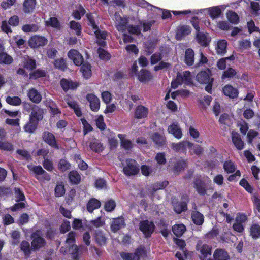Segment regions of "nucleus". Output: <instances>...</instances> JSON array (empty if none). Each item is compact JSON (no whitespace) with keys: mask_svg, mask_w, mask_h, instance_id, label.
Returning a JSON list of instances; mask_svg holds the SVG:
<instances>
[{"mask_svg":"<svg viewBox=\"0 0 260 260\" xmlns=\"http://www.w3.org/2000/svg\"><path fill=\"white\" fill-rule=\"evenodd\" d=\"M27 168L30 171L32 172L36 175V178L37 179H39L38 177V175L44 174L45 172L42 167L40 166H34L32 165H29L27 166Z\"/></svg>","mask_w":260,"mask_h":260,"instance_id":"nucleus-34","label":"nucleus"},{"mask_svg":"<svg viewBox=\"0 0 260 260\" xmlns=\"http://www.w3.org/2000/svg\"><path fill=\"white\" fill-rule=\"evenodd\" d=\"M99 56L100 59L103 60H109L110 58V55L103 49L100 48L98 49Z\"/></svg>","mask_w":260,"mask_h":260,"instance_id":"nucleus-61","label":"nucleus"},{"mask_svg":"<svg viewBox=\"0 0 260 260\" xmlns=\"http://www.w3.org/2000/svg\"><path fill=\"white\" fill-rule=\"evenodd\" d=\"M101 206V202L98 200L93 198L89 201L87 204V209L89 212H92L94 210L98 209Z\"/></svg>","mask_w":260,"mask_h":260,"instance_id":"nucleus-29","label":"nucleus"},{"mask_svg":"<svg viewBox=\"0 0 260 260\" xmlns=\"http://www.w3.org/2000/svg\"><path fill=\"white\" fill-rule=\"evenodd\" d=\"M81 72L82 73L83 77L86 79L90 78L92 74L91 70V66L88 63H84L80 69Z\"/></svg>","mask_w":260,"mask_h":260,"instance_id":"nucleus-35","label":"nucleus"},{"mask_svg":"<svg viewBox=\"0 0 260 260\" xmlns=\"http://www.w3.org/2000/svg\"><path fill=\"white\" fill-rule=\"evenodd\" d=\"M207 10L212 19L218 17L221 13V10L219 6L211 7Z\"/></svg>","mask_w":260,"mask_h":260,"instance_id":"nucleus-37","label":"nucleus"},{"mask_svg":"<svg viewBox=\"0 0 260 260\" xmlns=\"http://www.w3.org/2000/svg\"><path fill=\"white\" fill-rule=\"evenodd\" d=\"M70 27L71 29L74 30L76 32V34L79 36L81 34V26L80 24L75 21H71L70 22Z\"/></svg>","mask_w":260,"mask_h":260,"instance_id":"nucleus-49","label":"nucleus"},{"mask_svg":"<svg viewBox=\"0 0 260 260\" xmlns=\"http://www.w3.org/2000/svg\"><path fill=\"white\" fill-rule=\"evenodd\" d=\"M68 105L73 108L74 110L75 113L77 115V116L80 117L81 116V111L78 105V104L74 101H68Z\"/></svg>","mask_w":260,"mask_h":260,"instance_id":"nucleus-52","label":"nucleus"},{"mask_svg":"<svg viewBox=\"0 0 260 260\" xmlns=\"http://www.w3.org/2000/svg\"><path fill=\"white\" fill-rule=\"evenodd\" d=\"M21 249L24 252L25 255L30 253V245L27 241H24L21 244Z\"/></svg>","mask_w":260,"mask_h":260,"instance_id":"nucleus-64","label":"nucleus"},{"mask_svg":"<svg viewBox=\"0 0 260 260\" xmlns=\"http://www.w3.org/2000/svg\"><path fill=\"white\" fill-rule=\"evenodd\" d=\"M234 59V56L233 55H231L229 57L222 58L219 59L217 62V66L218 68L220 70H223L226 68V61L227 60H233Z\"/></svg>","mask_w":260,"mask_h":260,"instance_id":"nucleus-45","label":"nucleus"},{"mask_svg":"<svg viewBox=\"0 0 260 260\" xmlns=\"http://www.w3.org/2000/svg\"><path fill=\"white\" fill-rule=\"evenodd\" d=\"M227 42L225 40H221L217 42L216 47V52L218 54L223 55L226 51Z\"/></svg>","mask_w":260,"mask_h":260,"instance_id":"nucleus-30","label":"nucleus"},{"mask_svg":"<svg viewBox=\"0 0 260 260\" xmlns=\"http://www.w3.org/2000/svg\"><path fill=\"white\" fill-rule=\"evenodd\" d=\"M6 102L8 104L14 105V106H17L20 104L21 102V99L18 97V96H13V97H7L6 99Z\"/></svg>","mask_w":260,"mask_h":260,"instance_id":"nucleus-53","label":"nucleus"},{"mask_svg":"<svg viewBox=\"0 0 260 260\" xmlns=\"http://www.w3.org/2000/svg\"><path fill=\"white\" fill-rule=\"evenodd\" d=\"M122 164L123 166V172L125 175L131 176L138 173L139 169L135 160L128 159L126 160L125 164H123V162Z\"/></svg>","mask_w":260,"mask_h":260,"instance_id":"nucleus-3","label":"nucleus"},{"mask_svg":"<svg viewBox=\"0 0 260 260\" xmlns=\"http://www.w3.org/2000/svg\"><path fill=\"white\" fill-rule=\"evenodd\" d=\"M22 29L25 32H35L38 30V27L35 24H26L23 26Z\"/></svg>","mask_w":260,"mask_h":260,"instance_id":"nucleus-55","label":"nucleus"},{"mask_svg":"<svg viewBox=\"0 0 260 260\" xmlns=\"http://www.w3.org/2000/svg\"><path fill=\"white\" fill-rule=\"evenodd\" d=\"M213 256L215 260H228L229 258L228 253L222 249L215 250Z\"/></svg>","mask_w":260,"mask_h":260,"instance_id":"nucleus-28","label":"nucleus"},{"mask_svg":"<svg viewBox=\"0 0 260 260\" xmlns=\"http://www.w3.org/2000/svg\"><path fill=\"white\" fill-rule=\"evenodd\" d=\"M144 253V249L142 248H139L134 253H122L121 256L123 260H139L140 256Z\"/></svg>","mask_w":260,"mask_h":260,"instance_id":"nucleus-8","label":"nucleus"},{"mask_svg":"<svg viewBox=\"0 0 260 260\" xmlns=\"http://www.w3.org/2000/svg\"><path fill=\"white\" fill-rule=\"evenodd\" d=\"M223 168L226 172L231 173L235 171L236 168L234 164L231 161H226L224 162Z\"/></svg>","mask_w":260,"mask_h":260,"instance_id":"nucleus-50","label":"nucleus"},{"mask_svg":"<svg viewBox=\"0 0 260 260\" xmlns=\"http://www.w3.org/2000/svg\"><path fill=\"white\" fill-rule=\"evenodd\" d=\"M41 235V233L40 231H37L32 234V249L37 250L45 246L46 244L45 241Z\"/></svg>","mask_w":260,"mask_h":260,"instance_id":"nucleus-4","label":"nucleus"},{"mask_svg":"<svg viewBox=\"0 0 260 260\" xmlns=\"http://www.w3.org/2000/svg\"><path fill=\"white\" fill-rule=\"evenodd\" d=\"M38 122L29 118V121L24 126L25 131L30 133H33L37 128Z\"/></svg>","mask_w":260,"mask_h":260,"instance_id":"nucleus-40","label":"nucleus"},{"mask_svg":"<svg viewBox=\"0 0 260 260\" xmlns=\"http://www.w3.org/2000/svg\"><path fill=\"white\" fill-rule=\"evenodd\" d=\"M236 74L237 72L234 69L230 68L223 72L222 79L233 78L236 76Z\"/></svg>","mask_w":260,"mask_h":260,"instance_id":"nucleus-48","label":"nucleus"},{"mask_svg":"<svg viewBox=\"0 0 260 260\" xmlns=\"http://www.w3.org/2000/svg\"><path fill=\"white\" fill-rule=\"evenodd\" d=\"M193 222L197 225H201L204 222V216L200 212L194 211L191 214Z\"/></svg>","mask_w":260,"mask_h":260,"instance_id":"nucleus-32","label":"nucleus"},{"mask_svg":"<svg viewBox=\"0 0 260 260\" xmlns=\"http://www.w3.org/2000/svg\"><path fill=\"white\" fill-rule=\"evenodd\" d=\"M86 99L90 103V109L92 111H98L100 107L99 99L93 94H88L86 95Z\"/></svg>","mask_w":260,"mask_h":260,"instance_id":"nucleus-11","label":"nucleus"},{"mask_svg":"<svg viewBox=\"0 0 260 260\" xmlns=\"http://www.w3.org/2000/svg\"><path fill=\"white\" fill-rule=\"evenodd\" d=\"M124 226V221L122 218L113 219L111 223V230L113 232H116Z\"/></svg>","mask_w":260,"mask_h":260,"instance_id":"nucleus-18","label":"nucleus"},{"mask_svg":"<svg viewBox=\"0 0 260 260\" xmlns=\"http://www.w3.org/2000/svg\"><path fill=\"white\" fill-rule=\"evenodd\" d=\"M250 236L253 239L260 237V226L257 224H252L250 228Z\"/></svg>","mask_w":260,"mask_h":260,"instance_id":"nucleus-36","label":"nucleus"},{"mask_svg":"<svg viewBox=\"0 0 260 260\" xmlns=\"http://www.w3.org/2000/svg\"><path fill=\"white\" fill-rule=\"evenodd\" d=\"M43 114V110L38 106H35L32 109L30 118L38 122V121L42 119Z\"/></svg>","mask_w":260,"mask_h":260,"instance_id":"nucleus-20","label":"nucleus"},{"mask_svg":"<svg viewBox=\"0 0 260 260\" xmlns=\"http://www.w3.org/2000/svg\"><path fill=\"white\" fill-rule=\"evenodd\" d=\"M96 242L100 245H104L106 243V238L101 232H98L95 234Z\"/></svg>","mask_w":260,"mask_h":260,"instance_id":"nucleus-51","label":"nucleus"},{"mask_svg":"<svg viewBox=\"0 0 260 260\" xmlns=\"http://www.w3.org/2000/svg\"><path fill=\"white\" fill-rule=\"evenodd\" d=\"M226 17L229 21L233 24H237L239 22V17L238 15L232 11H229L226 13Z\"/></svg>","mask_w":260,"mask_h":260,"instance_id":"nucleus-44","label":"nucleus"},{"mask_svg":"<svg viewBox=\"0 0 260 260\" xmlns=\"http://www.w3.org/2000/svg\"><path fill=\"white\" fill-rule=\"evenodd\" d=\"M68 56L76 66L81 65L83 61L82 55L76 50H70L68 53Z\"/></svg>","mask_w":260,"mask_h":260,"instance_id":"nucleus-9","label":"nucleus"},{"mask_svg":"<svg viewBox=\"0 0 260 260\" xmlns=\"http://www.w3.org/2000/svg\"><path fill=\"white\" fill-rule=\"evenodd\" d=\"M195 186L199 193L201 194H204L205 193L206 189L204 185L201 181H196L195 182Z\"/></svg>","mask_w":260,"mask_h":260,"instance_id":"nucleus-63","label":"nucleus"},{"mask_svg":"<svg viewBox=\"0 0 260 260\" xmlns=\"http://www.w3.org/2000/svg\"><path fill=\"white\" fill-rule=\"evenodd\" d=\"M197 249L200 250V257L202 260H204L208 256L210 257L211 255V248L209 246L204 244L200 248L199 244L197 245Z\"/></svg>","mask_w":260,"mask_h":260,"instance_id":"nucleus-15","label":"nucleus"},{"mask_svg":"<svg viewBox=\"0 0 260 260\" xmlns=\"http://www.w3.org/2000/svg\"><path fill=\"white\" fill-rule=\"evenodd\" d=\"M224 94L231 98H235L238 96L237 90L230 85H225L223 88Z\"/></svg>","mask_w":260,"mask_h":260,"instance_id":"nucleus-24","label":"nucleus"},{"mask_svg":"<svg viewBox=\"0 0 260 260\" xmlns=\"http://www.w3.org/2000/svg\"><path fill=\"white\" fill-rule=\"evenodd\" d=\"M30 100L34 103H39L42 100L40 93L35 88L30 89L27 92Z\"/></svg>","mask_w":260,"mask_h":260,"instance_id":"nucleus-19","label":"nucleus"},{"mask_svg":"<svg viewBox=\"0 0 260 260\" xmlns=\"http://www.w3.org/2000/svg\"><path fill=\"white\" fill-rule=\"evenodd\" d=\"M85 10L81 6H79L77 9L74 10L72 13L73 17L76 19H80L81 16L85 13Z\"/></svg>","mask_w":260,"mask_h":260,"instance_id":"nucleus-46","label":"nucleus"},{"mask_svg":"<svg viewBox=\"0 0 260 260\" xmlns=\"http://www.w3.org/2000/svg\"><path fill=\"white\" fill-rule=\"evenodd\" d=\"M45 23L47 26H51L56 29H60L61 28L60 23L56 17H50L48 20L45 21Z\"/></svg>","mask_w":260,"mask_h":260,"instance_id":"nucleus-38","label":"nucleus"},{"mask_svg":"<svg viewBox=\"0 0 260 260\" xmlns=\"http://www.w3.org/2000/svg\"><path fill=\"white\" fill-rule=\"evenodd\" d=\"M115 25L117 29L119 31L124 30L126 27L127 23V19L125 17H122L119 12L115 13Z\"/></svg>","mask_w":260,"mask_h":260,"instance_id":"nucleus-10","label":"nucleus"},{"mask_svg":"<svg viewBox=\"0 0 260 260\" xmlns=\"http://www.w3.org/2000/svg\"><path fill=\"white\" fill-rule=\"evenodd\" d=\"M173 206L174 208V211L177 213H180L181 212L184 211L186 209V202H177L176 203H173Z\"/></svg>","mask_w":260,"mask_h":260,"instance_id":"nucleus-42","label":"nucleus"},{"mask_svg":"<svg viewBox=\"0 0 260 260\" xmlns=\"http://www.w3.org/2000/svg\"><path fill=\"white\" fill-rule=\"evenodd\" d=\"M47 43V40L44 37L37 35L32 36L28 41L29 46L33 48H37L43 46Z\"/></svg>","mask_w":260,"mask_h":260,"instance_id":"nucleus-6","label":"nucleus"},{"mask_svg":"<svg viewBox=\"0 0 260 260\" xmlns=\"http://www.w3.org/2000/svg\"><path fill=\"white\" fill-rule=\"evenodd\" d=\"M54 66L56 68L64 71L67 68L65 61L63 59L56 60L54 61Z\"/></svg>","mask_w":260,"mask_h":260,"instance_id":"nucleus-60","label":"nucleus"},{"mask_svg":"<svg viewBox=\"0 0 260 260\" xmlns=\"http://www.w3.org/2000/svg\"><path fill=\"white\" fill-rule=\"evenodd\" d=\"M196 39L199 43L201 45L206 46L210 41V39L207 34L204 31H200L196 33Z\"/></svg>","mask_w":260,"mask_h":260,"instance_id":"nucleus-17","label":"nucleus"},{"mask_svg":"<svg viewBox=\"0 0 260 260\" xmlns=\"http://www.w3.org/2000/svg\"><path fill=\"white\" fill-rule=\"evenodd\" d=\"M167 131L177 139H180L182 137V129L178 123L173 122L169 125Z\"/></svg>","mask_w":260,"mask_h":260,"instance_id":"nucleus-7","label":"nucleus"},{"mask_svg":"<svg viewBox=\"0 0 260 260\" xmlns=\"http://www.w3.org/2000/svg\"><path fill=\"white\" fill-rule=\"evenodd\" d=\"M87 18L88 20V24L90 25L94 30V34L98 39L97 43L101 46L106 44L105 40L106 38L107 33L105 31L100 30L95 24L93 16L91 14H87Z\"/></svg>","mask_w":260,"mask_h":260,"instance_id":"nucleus-1","label":"nucleus"},{"mask_svg":"<svg viewBox=\"0 0 260 260\" xmlns=\"http://www.w3.org/2000/svg\"><path fill=\"white\" fill-rule=\"evenodd\" d=\"M185 62L188 66L193 64L194 61V53L191 49H188L185 53Z\"/></svg>","mask_w":260,"mask_h":260,"instance_id":"nucleus-26","label":"nucleus"},{"mask_svg":"<svg viewBox=\"0 0 260 260\" xmlns=\"http://www.w3.org/2000/svg\"><path fill=\"white\" fill-rule=\"evenodd\" d=\"M118 137L120 139L121 146L126 149H129L132 147L131 142L125 138V135L123 134H119Z\"/></svg>","mask_w":260,"mask_h":260,"instance_id":"nucleus-43","label":"nucleus"},{"mask_svg":"<svg viewBox=\"0 0 260 260\" xmlns=\"http://www.w3.org/2000/svg\"><path fill=\"white\" fill-rule=\"evenodd\" d=\"M212 110L215 116H218L222 110V108L218 102L215 101L213 103Z\"/></svg>","mask_w":260,"mask_h":260,"instance_id":"nucleus-59","label":"nucleus"},{"mask_svg":"<svg viewBox=\"0 0 260 260\" xmlns=\"http://www.w3.org/2000/svg\"><path fill=\"white\" fill-rule=\"evenodd\" d=\"M193 143L188 141H182L178 143H173L171 144V148L176 151H185L186 146L191 147Z\"/></svg>","mask_w":260,"mask_h":260,"instance_id":"nucleus-13","label":"nucleus"},{"mask_svg":"<svg viewBox=\"0 0 260 260\" xmlns=\"http://www.w3.org/2000/svg\"><path fill=\"white\" fill-rule=\"evenodd\" d=\"M0 149L7 151H11L13 149V145L7 141H0Z\"/></svg>","mask_w":260,"mask_h":260,"instance_id":"nucleus-62","label":"nucleus"},{"mask_svg":"<svg viewBox=\"0 0 260 260\" xmlns=\"http://www.w3.org/2000/svg\"><path fill=\"white\" fill-rule=\"evenodd\" d=\"M148 113V110L147 108L142 105L139 106L135 110V117L137 119L144 118L147 117Z\"/></svg>","mask_w":260,"mask_h":260,"instance_id":"nucleus-21","label":"nucleus"},{"mask_svg":"<svg viewBox=\"0 0 260 260\" xmlns=\"http://www.w3.org/2000/svg\"><path fill=\"white\" fill-rule=\"evenodd\" d=\"M197 80L201 84H207L213 82V79L210 78V71H201L196 76Z\"/></svg>","mask_w":260,"mask_h":260,"instance_id":"nucleus-12","label":"nucleus"},{"mask_svg":"<svg viewBox=\"0 0 260 260\" xmlns=\"http://www.w3.org/2000/svg\"><path fill=\"white\" fill-rule=\"evenodd\" d=\"M168 185V182L164 181L162 182L157 183L154 184L153 186L149 187L148 189V194L153 195V193L159 189H164Z\"/></svg>","mask_w":260,"mask_h":260,"instance_id":"nucleus-27","label":"nucleus"},{"mask_svg":"<svg viewBox=\"0 0 260 260\" xmlns=\"http://www.w3.org/2000/svg\"><path fill=\"white\" fill-rule=\"evenodd\" d=\"M192 83V76L190 72L186 71L177 74L176 79L173 81L171 83L172 88H176L179 85L185 83L187 85L191 84Z\"/></svg>","mask_w":260,"mask_h":260,"instance_id":"nucleus-2","label":"nucleus"},{"mask_svg":"<svg viewBox=\"0 0 260 260\" xmlns=\"http://www.w3.org/2000/svg\"><path fill=\"white\" fill-rule=\"evenodd\" d=\"M70 180L74 184H77L80 180V176L77 171H72L69 174Z\"/></svg>","mask_w":260,"mask_h":260,"instance_id":"nucleus-47","label":"nucleus"},{"mask_svg":"<svg viewBox=\"0 0 260 260\" xmlns=\"http://www.w3.org/2000/svg\"><path fill=\"white\" fill-rule=\"evenodd\" d=\"M24 67L28 70H32L36 68L35 60L28 56L24 57Z\"/></svg>","mask_w":260,"mask_h":260,"instance_id":"nucleus-41","label":"nucleus"},{"mask_svg":"<svg viewBox=\"0 0 260 260\" xmlns=\"http://www.w3.org/2000/svg\"><path fill=\"white\" fill-rule=\"evenodd\" d=\"M43 138L44 141L51 147L58 148L55 137L52 133L49 132H45L43 135Z\"/></svg>","mask_w":260,"mask_h":260,"instance_id":"nucleus-16","label":"nucleus"},{"mask_svg":"<svg viewBox=\"0 0 260 260\" xmlns=\"http://www.w3.org/2000/svg\"><path fill=\"white\" fill-rule=\"evenodd\" d=\"M71 165L65 159H61L58 165V169L62 171H65L69 169Z\"/></svg>","mask_w":260,"mask_h":260,"instance_id":"nucleus-54","label":"nucleus"},{"mask_svg":"<svg viewBox=\"0 0 260 260\" xmlns=\"http://www.w3.org/2000/svg\"><path fill=\"white\" fill-rule=\"evenodd\" d=\"M254 96V94L251 92L248 93L246 95L244 98V101L246 102L244 105L245 107H250L252 106Z\"/></svg>","mask_w":260,"mask_h":260,"instance_id":"nucleus-56","label":"nucleus"},{"mask_svg":"<svg viewBox=\"0 0 260 260\" xmlns=\"http://www.w3.org/2000/svg\"><path fill=\"white\" fill-rule=\"evenodd\" d=\"M60 85L64 91H67L69 89H75L78 86V84L77 82H74L71 80H68L63 79L60 81Z\"/></svg>","mask_w":260,"mask_h":260,"instance_id":"nucleus-22","label":"nucleus"},{"mask_svg":"<svg viewBox=\"0 0 260 260\" xmlns=\"http://www.w3.org/2000/svg\"><path fill=\"white\" fill-rule=\"evenodd\" d=\"M152 78L151 73L145 69H142L138 75L139 80L142 82H147Z\"/></svg>","mask_w":260,"mask_h":260,"instance_id":"nucleus-23","label":"nucleus"},{"mask_svg":"<svg viewBox=\"0 0 260 260\" xmlns=\"http://www.w3.org/2000/svg\"><path fill=\"white\" fill-rule=\"evenodd\" d=\"M232 140L233 144L238 150H242L244 148V144L242 141L239 134L235 131L231 133Z\"/></svg>","mask_w":260,"mask_h":260,"instance_id":"nucleus-14","label":"nucleus"},{"mask_svg":"<svg viewBox=\"0 0 260 260\" xmlns=\"http://www.w3.org/2000/svg\"><path fill=\"white\" fill-rule=\"evenodd\" d=\"M90 147L92 150L96 152L102 151L103 149L102 144L97 141L91 142L90 144Z\"/></svg>","mask_w":260,"mask_h":260,"instance_id":"nucleus-57","label":"nucleus"},{"mask_svg":"<svg viewBox=\"0 0 260 260\" xmlns=\"http://www.w3.org/2000/svg\"><path fill=\"white\" fill-rule=\"evenodd\" d=\"M35 6L36 0H25L24 2V11L26 13L32 12Z\"/></svg>","mask_w":260,"mask_h":260,"instance_id":"nucleus-31","label":"nucleus"},{"mask_svg":"<svg viewBox=\"0 0 260 260\" xmlns=\"http://www.w3.org/2000/svg\"><path fill=\"white\" fill-rule=\"evenodd\" d=\"M139 226L140 230L146 237H150L154 230V225L153 223L148 220L141 221Z\"/></svg>","mask_w":260,"mask_h":260,"instance_id":"nucleus-5","label":"nucleus"},{"mask_svg":"<svg viewBox=\"0 0 260 260\" xmlns=\"http://www.w3.org/2000/svg\"><path fill=\"white\" fill-rule=\"evenodd\" d=\"M162 131H164L163 129ZM151 138L153 142L158 145H162L166 141V138L164 135V132H162L161 134H159L157 132L154 133L152 135Z\"/></svg>","mask_w":260,"mask_h":260,"instance_id":"nucleus-25","label":"nucleus"},{"mask_svg":"<svg viewBox=\"0 0 260 260\" xmlns=\"http://www.w3.org/2000/svg\"><path fill=\"white\" fill-rule=\"evenodd\" d=\"M75 160L77 161L78 165L79 168L82 170H85L87 169V164L83 161L80 157V155H76L75 156Z\"/></svg>","mask_w":260,"mask_h":260,"instance_id":"nucleus-58","label":"nucleus"},{"mask_svg":"<svg viewBox=\"0 0 260 260\" xmlns=\"http://www.w3.org/2000/svg\"><path fill=\"white\" fill-rule=\"evenodd\" d=\"M13 60V58L7 53L5 52L0 53L1 64H10L12 62Z\"/></svg>","mask_w":260,"mask_h":260,"instance_id":"nucleus-39","label":"nucleus"},{"mask_svg":"<svg viewBox=\"0 0 260 260\" xmlns=\"http://www.w3.org/2000/svg\"><path fill=\"white\" fill-rule=\"evenodd\" d=\"M186 231V227L183 224H175L172 227L173 233L177 237L181 236Z\"/></svg>","mask_w":260,"mask_h":260,"instance_id":"nucleus-33","label":"nucleus"}]
</instances>
